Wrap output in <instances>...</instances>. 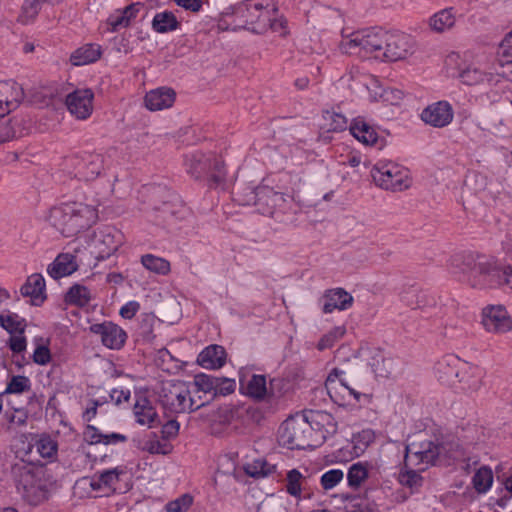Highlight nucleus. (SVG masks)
<instances>
[{
	"mask_svg": "<svg viewBox=\"0 0 512 512\" xmlns=\"http://www.w3.org/2000/svg\"><path fill=\"white\" fill-rule=\"evenodd\" d=\"M459 77L466 85H476L488 79V75L477 68L468 67L463 70Z\"/></svg>",
	"mask_w": 512,
	"mask_h": 512,
	"instance_id": "50",
	"label": "nucleus"
},
{
	"mask_svg": "<svg viewBox=\"0 0 512 512\" xmlns=\"http://www.w3.org/2000/svg\"><path fill=\"white\" fill-rule=\"evenodd\" d=\"M312 427L304 416H295L286 419L278 430V442L288 449H306L312 447L310 438Z\"/></svg>",
	"mask_w": 512,
	"mask_h": 512,
	"instance_id": "3",
	"label": "nucleus"
},
{
	"mask_svg": "<svg viewBox=\"0 0 512 512\" xmlns=\"http://www.w3.org/2000/svg\"><path fill=\"white\" fill-rule=\"evenodd\" d=\"M121 235L113 227H104L94 234L93 245L98 260H105L118 250Z\"/></svg>",
	"mask_w": 512,
	"mask_h": 512,
	"instance_id": "12",
	"label": "nucleus"
},
{
	"mask_svg": "<svg viewBox=\"0 0 512 512\" xmlns=\"http://www.w3.org/2000/svg\"><path fill=\"white\" fill-rule=\"evenodd\" d=\"M140 10V3H133L125 7L122 11L117 14L110 16L109 24L113 30H117L119 27H127L131 19L135 18Z\"/></svg>",
	"mask_w": 512,
	"mask_h": 512,
	"instance_id": "39",
	"label": "nucleus"
},
{
	"mask_svg": "<svg viewBox=\"0 0 512 512\" xmlns=\"http://www.w3.org/2000/svg\"><path fill=\"white\" fill-rule=\"evenodd\" d=\"M461 270H468V282L473 288L495 289L503 285L512 288V266H505L493 257H468Z\"/></svg>",
	"mask_w": 512,
	"mask_h": 512,
	"instance_id": "1",
	"label": "nucleus"
},
{
	"mask_svg": "<svg viewBox=\"0 0 512 512\" xmlns=\"http://www.w3.org/2000/svg\"><path fill=\"white\" fill-rule=\"evenodd\" d=\"M276 11L274 0H246L241 12L247 24H258L260 29H265Z\"/></svg>",
	"mask_w": 512,
	"mask_h": 512,
	"instance_id": "8",
	"label": "nucleus"
},
{
	"mask_svg": "<svg viewBox=\"0 0 512 512\" xmlns=\"http://www.w3.org/2000/svg\"><path fill=\"white\" fill-rule=\"evenodd\" d=\"M371 176L376 185L386 190L401 191L410 186L408 171L393 162H378Z\"/></svg>",
	"mask_w": 512,
	"mask_h": 512,
	"instance_id": "5",
	"label": "nucleus"
},
{
	"mask_svg": "<svg viewBox=\"0 0 512 512\" xmlns=\"http://www.w3.org/2000/svg\"><path fill=\"white\" fill-rule=\"evenodd\" d=\"M175 92L171 88L161 87L146 93L144 103L150 111L169 108L175 101Z\"/></svg>",
	"mask_w": 512,
	"mask_h": 512,
	"instance_id": "22",
	"label": "nucleus"
},
{
	"mask_svg": "<svg viewBox=\"0 0 512 512\" xmlns=\"http://www.w3.org/2000/svg\"><path fill=\"white\" fill-rule=\"evenodd\" d=\"M473 487L478 493H485L493 483V473L488 466L480 467L472 478Z\"/></svg>",
	"mask_w": 512,
	"mask_h": 512,
	"instance_id": "43",
	"label": "nucleus"
},
{
	"mask_svg": "<svg viewBox=\"0 0 512 512\" xmlns=\"http://www.w3.org/2000/svg\"><path fill=\"white\" fill-rule=\"evenodd\" d=\"M443 450L444 447L438 442V440L411 442L406 447L405 462L412 465H434Z\"/></svg>",
	"mask_w": 512,
	"mask_h": 512,
	"instance_id": "7",
	"label": "nucleus"
},
{
	"mask_svg": "<svg viewBox=\"0 0 512 512\" xmlns=\"http://www.w3.org/2000/svg\"><path fill=\"white\" fill-rule=\"evenodd\" d=\"M158 397L161 405L172 413L195 411L205 404H197L190 397V391L182 381L170 380L163 382L158 391Z\"/></svg>",
	"mask_w": 512,
	"mask_h": 512,
	"instance_id": "2",
	"label": "nucleus"
},
{
	"mask_svg": "<svg viewBox=\"0 0 512 512\" xmlns=\"http://www.w3.org/2000/svg\"><path fill=\"white\" fill-rule=\"evenodd\" d=\"M101 57V48L96 44H87L78 48L70 57L75 66L86 65L97 61Z\"/></svg>",
	"mask_w": 512,
	"mask_h": 512,
	"instance_id": "33",
	"label": "nucleus"
},
{
	"mask_svg": "<svg viewBox=\"0 0 512 512\" xmlns=\"http://www.w3.org/2000/svg\"><path fill=\"white\" fill-rule=\"evenodd\" d=\"M26 338L23 334L14 335L12 334L9 339V348L14 353H21L26 349Z\"/></svg>",
	"mask_w": 512,
	"mask_h": 512,
	"instance_id": "61",
	"label": "nucleus"
},
{
	"mask_svg": "<svg viewBox=\"0 0 512 512\" xmlns=\"http://www.w3.org/2000/svg\"><path fill=\"white\" fill-rule=\"evenodd\" d=\"M401 300L407 306L411 307L412 309H416L417 307H419V304L421 302L419 300L418 289L415 287L407 288L402 292Z\"/></svg>",
	"mask_w": 512,
	"mask_h": 512,
	"instance_id": "55",
	"label": "nucleus"
},
{
	"mask_svg": "<svg viewBox=\"0 0 512 512\" xmlns=\"http://www.w3.org/2000/svg\"><path fill=\"white\" fill-rule=\"evenodd\" d=\"M218 377L200 373L194 377V385L197 391H203L214 396L215 387H217Z\"/></svg>",
	"mask_w": 512,
	"mask_h": 512,
	"instance_id": "48",
	"label": "nucleus"
},
{
	"mask_svg": "<svg viewBox=\"0 0 512 512\" xmlns=\"http://www.w3.org/2000/svg\"><path fill=\"white\" fill-rule=\"evenodd\" d=\"M415 51V42L413 38L402 32H386L384 49L381 60L399 61L412 55Z\"/></svg>",
	"mask_w": 512,
	"mask_h": 512,
	"instance_id": "6",
	"label": "nucleus"
},
{
	"mask_svg": "<svg viewBox=\"0 0 512 512\" xmlns=\"http://www.w3.org/2000/svg\"><path fill=\"white\" fill-rule=\"evenodd\" d=\"M0 326L8 333L24 334L26 328V321L16 313H8L0 315Z\"/></svg>",
	"mask_w": 512,
	"mask_h": 512,
	"instance_id": "41",
	"label": "nucleus"
},
{
	"mask_svg": "<svg viewBox=\"0 0 512 512\" xmlns=\"http://www.w3.org/2000/svg\"><path fill=\"white\" fill-rule=\"evenodd\" d=\"M183 207L172 202H164L160 207H154L151 217L156 224L170 223L172 219L181 218Z\"/></svg>",
	"mask_w": 512,
	"mask_h": 512,
	"instance_id": "31",
	"label": "nucleus"
},
{
	"mask_svg": "<svg viewBox=\"0 0 512 512\" xmlns=\"http://www.w3.org/2000/svg\"><path fill=\"white\" fill-rule=\"evenodd\" d=\"M31 383L28 377L17 375L13 376L7 384L5 393H23L30 390Z\"/></svg>",
	"mask_w": 512,
	"mask_h": 512,
	"instance_id": "52",
	"label": "nucleus"
},
{
	"mask_svg": "<svg viewBox=\"0 0 512 512\" xmlns=\"http://www.w3.org/2000/svg\"><path fill=\"white\" fill-rule=\"evenodd\" d=\"M236 383L234 379L226 377H218L217 387L214 390V396H227L234 392Z\"/></svg>",
	"mask_w": 512,
	"mask_h": 512,
	"instance_id": "54",
	"label": "nucleus"
},
{
	"mask_svg": "<svg viewBox=\"0 0 512 512\" xmlns=\"http://www.w3.org/2000/svg\"><path fill=\"white\" fill-rule=\"evenodd\" d=\"M89 330L100 337L105 347L113 350L121 349L127 339L126 332L120 326L110 321L92 324Z\"/></svg>",
	"mask_w": 512,
	"mask_h": 512,
	"instance_id": "10",
	"label": "nucleus"
},
{
	"mask_svg": "<svg viewBox=\"0 0 512 512\" xmlns=\"http://www.w3.org/2000/svg\"><path fill=\"white\" fill-rule=\"evenodd\" d=\"M286 382L281 378H273L270 380L268 387V397L276 398L280 397L283 393L284 386Z\"/></svg>",
	"mask_w": 512,
	"mask_h": 512,
	"instance_id": "60",
	"label": "nucleus"
},
{
	"mask_svg": "<svg viewBox=\"0 0 512 512\" xmlns=\"http://www.w3.org/2000/svg\"><path fill=\"white\" fill-rule=\"evenodd\" d=\"M323 300L322 311L325 314L332 313L335 309L347 310L354 302L353 296L343 288L327 290L323 295Z\"/></svg>",
	"mask_w": 512,
	"mask_h": 512,
	"instance_id": "18",
	"label": "nucleus"
},
{
	"mask_svg": "<svg viewBox=\"0 0 512 512\" xmlns=\"http://www.w3.org/2000/svg\"><path fill=\"white\" fill-rule=\"evenodd\" d=\"M344 478V473L341 469H331L326 471L320 478V484L324 490L333 489Z\"/></svg>",
	"mask_w": 512,
	"mask_h": 512,
	"instance_id": "51",
	"label": "nucleus"
},
{
	"mask_svg": "<svg viewBox=\"0 0 512 512\" xmlns=\"http://www.w3.org/2000/svg\"><path fill=\"white\" fill-rule=\"evenodd\" d=\"M368 465L367 463L357 462L352 464L347 472L348 486L352 489H358L368 478Z\"/></svg>",
	"mask_w": 512,
	"mask_h": 512,
	"instance_id": "40",
	"label": "nucleus"
},
{
	"mask_svg": "<svg viewBox=\"0 0 512 512\" xmlns=\"http://www.w3.org/2000/svg\"><path fill=\"white\" fill-rule=\"evenodd\" d=\"M119 471L117 469H110L103 471L99 476V481L105 486H111L118 481Z\"/></svg>",
	"mask_w": 512,
	"mask_h": 512,
	"instance_id": "63",
	"label": "nucleus"
},
{
	"mask_svg": "<svg viewBox=\"0 0 512 512\" xmlns=\"http://www.w3.org/2000/svg\"><path fill=\"white\" fill-rule=\"evenodd\" d=\"M51 360V353L47 346L39 345L33 353V361L39 365H46Z\"/></svg>",
	"mask_w": 512,
	"mask_h": 512,
	"instance_id": "56",
	"label": "nucleus"
},
{
	"mask_svg": "<svg viewBox=\"0 0 512 512\" xmlns=\"http://www.w3.org/2000/svg\"><path fill=\"white\" fill-rule=\"evenodd\" d=\"M94 93L91 89H76L66 96L68 111L76 119L85 120L93 111Z\"/></svg>",
	"mask_w": 512,
	"mask_h": 512,
	"instance_id": "11",
	"label": "nucleus"
},
{
	"mask_svg": "<svg viewBox=\"0 0 512 512\" xmlns=\"http://www.w3.org/2000/svg\"><path fill=\"white\" fill-rule=\"evenodd\" d=\"M211 161L212 154L205 155L202 152H194L187 155L185 158L187 172L195 179H199L208 173Z\"/></svg>",
	"mask_w": 512,
	"mask_h": 512,
	"instance_id": "26",
	"label": "nucleus"
},
{
	"mask_svg": "<svg viewBox=\"0 0 512 512\" xmlns=\"http://www.w3.org/2000/svg\"><path fill=\"white\" fill-rule=\"evenodd\" d=\"M66 304L84 307L91 301L90 290L81 284L71 286L64 296Z\"/></svg>",
	"mask_w": 512,
	"mask_h": 512,
	"instance_id": "36",
	"label": "nucleus"
},
{
	"mask_svg": "<svg viewBox=\"0 0 512 512\" xmlns=\"http://www.w3.org/2000/svg\"><path fill=\"white\" fill-rule=\"evenodd\" d=\"M421 119L433 127H444L451 123L453 110L446 101H439L426 107L421 113Z\"/></svg>",
	"mask_w": 512,
	"mask_h": 512,
	"instance_id": "14",
	"label": "nucleus"
},
{
	"mask_svg": "<svg viewBox=\"0 0 512 512\" xmlns=\"http://www.w3.org/2000/svg\"><path fill=\"white\" fill-rule=\"evenodd\" d=\"M243 469L250 477L263 478L275 472L276 466L268 463L264 458H258L246 463Z\"/></svg>",
	"mask_w": 512,
	"mask_h": 512,
	"instance_id": "38",
	"label": "nucleus"
},
{
	"mask_svg": "<svg viewBox=\"0 0 512 512\" xmlns=\"http://www.w3.org/2000/svg\"><path fill=\"white\" fill-rule=\"evenodd\" d=\"M455 23V16L450 9H443L434 14L429 21L430 27L436 32H443Z\"/></svg>",
	"mask_w": 512,
	"mask_h": 512,
	"instance_id": "42",
	"label": "nucleus"
},
{
	"mask_svg": "<svg viewBox=\"0 0 512 512\" xmlns=\"http://www.w3.org/2000/svg\"><path fill=\"white\" fill-rule=\"evenodd\" d=\"M374 433L370 429L362 430L353 436L351 446L356 457L362 455L367 447L374 441Z\"/></svg>",
	"mask_w": 512,
	"mask_h": 512,
	"instance_id": "45",
	"label": "nucleus"
},
{
	"mask_svg": "<svg viewBox=\"0 0 512 512\" xmlns=\"http://www.w3.org/2000/svg\"><path fill=\"white\" fill-rule=\"evenodd\" d=\"M9 90L12 94L2 99L3 105H5V115L18 107L24 95L22 88L15 82L0 84V92L5 93Z\"/></svg>",
	"mask_w": 512,
	"mask_h": 512,
	"instance_id": "37",
	"label": "nucleus"
},
{
	"mask_svg": "<svg viewBox=\"0 0 512 512\" xmlns=\"http://www.w3.org/2000/svg\"><path fill=\"white\" fill-rule=\"evenodd\" d=\"M179 423L176 420H169L162 426L163 440H169L177 436L179 432Z\"/></svg>",
	"mask_w": 512,
	"mask_h": 512,
	"instance_id": "58",
	"label": "nucleus"
},
{
	"mask_svg": "<svg viewBox=\"0 0 512 512\" xmlns=\"http://www.w3.org/2000/svg\"><path fill=\"white\" fill-rule=\"evenodd\" d=\"M193 504V497L190 494H183L179 498L167 504L169 512H186Z\"/></svg>",
	"mask_w": 512,
	"mask_h": 512,
	"instance_id": "53",
	"label": "nucleus"
},
{
	"mask_svg": "<svg viewBox=\"0 0 512 512\" xmlns=\"http://www.w3.org/2000/svg\"><path fill=\"white\" fill-rule=\"evenodd\" d=\"M141 263L146 269L160 275H166L170 271V263L166 259L152 254L143 255Z\"/></svg>",
	"mask_w": 512,
	"mask_h": 512,
	"instance_id": "44",
	"label": "nucleus"
},
{
	"mask_svg": "<svg viewBox=\"0 0 512 512\" xmlns=\"http://www.w3.org/2000/svg\"><path fill=\"white\" fill-rule=\"evenodd\" d=\"M180 22L171 11L157 13L152 20V28L157 33H167L178 29Z\"/></svg>",
	"mask_w": 512,
	"mask_h": 512,
	"instance_id": "35",
	"label": "nucleus"
},
{
	"mask_svg": "<svg viewBox=\"0 0 512 512\" xmlns=\"http://www.w3.org/2000/svg\"><path fill=\"white\" fill-rule=\"evenodd\" d=\"M97 218V210L93 206L76 202L71 220L72 236L91 227L96 223Z\"/></svg>",
	"mask_w": 512,
	"mask_h": 512,
	"instance_id": "19",
	"label": "nucleus"
},
{
	"mask_svg": "<svg viewBox=\"0 0 512 512\" xmlns=\"http://www.w3.org/2000/svg\"><path fill=\"white\" fill-rule=\"evenodd\" d=\"M140 304L137 301H130L126 303L120 309V315L124 319H131L135 316V314L139 311Z\"/></svg>",
	"mask_w": 512,
	"mask_h": 512,
	"instance_id": "64",
	"label": "nucleus"
},
{
	"mask_svg": "<svg viewBox=\"0 0 512 512\" xmlns=\"http://www.w3.org/2000/svg\"><path fill=\"white\" fill-rule=\"evenodd\" d=\"M351 134L365 145H374L378 135L374 128L361 118H356L350 125Z\"/></svg>",
	"mask_w": 512,
	"mask_h": 512,
	"instance_id": "29",
	"label": "nucleus"
},
{
	"mask_svg": "<svg viewBox=\"0 0 512 512\" xmlns=\"http://www.w3.org/2000/svg\"><path fill=\"white\" fill-rule=\"evenodd\" d=\"M280 201H283L281 193L274 191L272 188L263 186L257 187L250 191L249 198L246 200V204L254 205H266L274 207L278 205Z\"/></svg>",
	"mask_w": 512,
	"mask_h": 512,
	"instance_id": "27",
	"label": "nucleus"
},
{
	"mask_svg": "<svg viewBox=\"0 0 512 512\" xmlns=\"http://www.w3.org/2000/svg\"><path fill=\"white\" fill-rule=\"evenodd\" d=\"M286 492L295 498H310L311 494L307 491L308 478L302 475L298 469H291L286 475Z\"/></svg>",
	"mask_w": 512,
	"mask_h": 512,
	"instance_id": "25",
	"label": "nucleus"
},
{
	"mask_svg": "<svg viewBox=\"0 0 512 512\" xmlns=\"http://www.w3.org/2000/svg\"><path fill=\"white\" fill-rule=\"evenodd\" d=\"M240 388L246 395L256 400H263L268 396V387L264 375L254 374L246 385L240 379Z\"/></svg>",
	"mask_w": 512,
	"mask_h": 512,
	"instance_id": "30",
	"label": "nucleus"
},
{
	"mask_svg": "<svg viewBox=\"0 0 512 512\" xmlns=\"http://www.w3.org/2000/svg\"><path fill=\"white\" fill-rule=\"evenodd\" d=\"M45 279L41 274L35 273L30 275L26 282L20 288L23 297L30 298V304L40 306L46 300Z\"/></svg>",
	"mask_w": 512,
	"mask_h": 512,
	"instance_id": "17",
	"label": "nucleus"
},
{
	"mask_svg": "<svg viewBox=\"0 0 512 512\" xmlns=\"http://www.w3.org/2000/svg\"><path fill=\"white\" fill-rule=\"evenodd\" d=\"M104 166V158L99 153H85L76 164V176L85 181L97 178Z\"/></svg>",
	"mask_w": 512,
	"mask_h": 512,
	"instance_id": "15",
	"label": "nucleus"
},
{
	"mask_svg": "<svg viewBox=\"0 0 512 512\" xmlns=\"http://www.w3.org/2000/svg\"><path fill=\"white\" fill-rule=\"evenodd\" d=\"M385 31L365 30L352 33L340 43V50L345 54L365 53L372 54L374 58H382L380 54L384 49Z\"/></svg>",
	"mask_w": 512,
	"mask_h": 512,
	"instance_id": "4",
	"label": "nucleus"
},
{
	"mask_svg": "<svg viewBox=\"0 0 512 512\" xmlns=\"http://www.w3.org/2000/svg\"><path fill=\"white\" fill-rule=\"evenodd\" d=\"M78 269L76 256L70 253H61L48 265L47 273L53 279L69 276Z\"/></svg>",
	"mask_w": 512,
	"mask_h": 512,
	"instance_id": "24",
	"label": "nucleus"
},
{
	"mask_svg": "<svg viewBox=\"0 0 512 512\" xmlns=\"http://www.w3.org/2000/svg\"><path fill=\"white\" fill-rule=\"evenodd\" d=\"M35 447L43 458H52L57 453V443L49 436L39 438L35 443Z\"/></svg>",
	"mask_w": 512,
	"mask_h": 512,
	"instance_id": "49",
	"label": "nucleus"
},
{
	"mask_svg": "<svg viewBox=\"0 0 512 512\" xmlns=\"http://www.w3.org/2000/svg\"><path fill=\"white\" fill-rule=\"evenodd\" d=\"M226 357L224 347L212 344L199 353L197 363L205 369H219L226 363Z\"/></svg>",
	"mask_w": 512,
	"mask_h": 512,
	"instance_id": "23",
	"label": "nucleus"
},
{
	"mask_svg": "<svg viewBox=\"0 0 512 512\" xmlns=\"http://www.w3.org/2000/svg\"><path fill=\"white\" fill-rule=\"evenodd\" d=\"M103 433H101L95 426L87 425L84 431V439L89 444H99L103 441Z\"/></svg>",
	"mask_w": 512,
	"mask_h": 512,
	"instance_id": "59",
	"label": "nucleus"
},
{
	"mask_svg": "<svg viewBox=\"0 0 512 512\" xmlns=\"http://www.w3.org/2000/svg\"><path fill=\"white\" fill-rule=\"evenodd\" d=\"M75 203H65L51 210L52 224L66 237L72 236L71 220L75 211Z\"/></svg>",
	"mask_w": 512,
	"mask_h": 512,
	"instance_id": "21",
	"label": "nucleus"
},
{
	"mask_svg": "<svg viewBox=\"0 0 512 512\" xmlns=\"http://www.w3.org/2000/svg\"><path fill=\"white\" fill-rule=\"evenodd\" d=\"M482 324L489 332L504 333L512 329V320L502 305L487 306L482 311Z\"/></svg>",
	"mask_w": 512,
	"mask_h": 512,
	"instance_id": "13",
	"label": "nucleus"
},
{
	"mask_svg": "<svg viewBox=\"0 0 512 512\" xmlns=\"http://www.w3.org/2000/svg\"><path fill=\"white\" fill-rule=\"evenodd\" d=\"M344 374L345 372L343 370L334 368L328 374L325 381V388L328 395L332 401L340 405L344 404L342 402L346 400L347 396H353L358 401L362 396L347 384L346 379L343 377Z\"/></svg>",
	"mask_w": 512,
	"mask_h": 512,
	"instance_id": "9",
	"label": "nucleus"
},
{
	"mask_svg": "<svg viewBox=\"0 0 512 512\" xmlns=\"http://www.w3.org/2000/svg\"><path fill=\"white\" fill-rule=\"evenodd\" d=\"M465 365L466 363L462 362L454 355H447L443 357L436 366L439 379L450 386H456V380L460 377Z\"/></svg>",
	"mask_w": 512,
	"mask_h": 512,
	"instance_id": "16",
	"label": "nucleus"
},
{
	"mask_svg": "<svg viewBox=\"0 0 512 512\" xmlns=\"http://www.w3.org/2000/svg\"><path fill=\"white\" fill-rule=\"evenodd\" d=\"M134 414L137 423L140 425H147L149 428L155 427L160 422L155 408L150 405L146 399L144 400V404H135Z\"/></svg>",
	"mask_w": 512,
	"mask_h": 512,
	"instance_id": "34",
	"label": "nucleus"
},
{
	"mask_svg": "<svg viewBox=\"0 0 512 512\" xmlns=\"http://www.w3.org/2000/svg\"><path fill=\"white\" fill-rule=\"evenodd\" d=\"M42 0H24L18 20L24 24L33 20L41 9Z\"/></svg>",
	"mask_w": 512,
	"mask_h": 512,
	"instance_id": "47",
	"label": "nucleus"
},
{
	"mask_svg": "<svg viewBox=\"0 0 512 512\" xmlns=\"http://www.w3.org/2000/svg\"><path fill=\"white\" fill-rule=\"evenodd\" d=\"M137 448L150 454L167 455L171 452L172 446L166 441H160L156 433L151 432L145 435L137 443Z\"/></svg>",
	"mask_w": 512,
	"mask_h": 512,
	"instance_id": "32",
	"label": "nucleus"
},
{
	"mask_svg": "<svg viewBox=\"0 0 512 512\" xmlns=\"http://www.w3.org/2000/svg\"><path fill=\"white\" fill-rule=\"evenodd\" d=\"M97 218V210L93 206L76 202L71 220L72 236L91 227L96 223Z\"/></svg>",
	"mask_w": 512,
	"mask_h": 512,
	"instance_id": "20",
	"label": "nucleus"
},
{
	"mask_svg": "<svg viewBox=\"0 0 512 512\" xmlns=\"http://www.w3.org/2000/svg\"><path fill=\"white\" fill-rule=\"evenodd\" d=\"M331 124L329 130L331 131H343L347 127V119L345 116L339 113H332L330 115Z\"/></svg>",
	"mask_w": 512,
	"mask_h": 512,
	"instance_id": "62",
	"label": "nucleus"
},
{
	"mask_svg": "<svg viewBox=\"0 0 512 512\" xmlns=\"http://www.w3.org/2000/svg\"><path fill=\"white\" fill-rule=\"evenodd\" d=\"M481 378V370L478 367L466 364L456 380V386L464 392H476L482 385Z\"/></svg>",
	"mask_w": 512,
	"mask_h": 512,
	"instance_id": "28",
	"label": "nucleus"
},
{
	"mask_svg": "<svg viewBox=\"0 0 512 512\" xmlns=\"http://www.w3.org/2000/svg\"><path fill=\"white\" fill-rule=\"evenodd\" d=\"M422 477L414 470H409L400 475V481L403 485L410 488L420 485Z\"/></svg>",
	"mask_w": 512,
	"mask_h": 512,
	"instance_id": "57",
	"label": "nucleus"
},
{
	"mask_svg": "<svg viewBox=\"0 0 512 512\" xmlns=\"http://www.w3.org/2000/svg\"><path fill=\"white\" fill-rule=\"evenodd\" d=\"M206 175L209 177L210 187H217L223 184L226 176L223 161L212 155L210 169L208 170V173H206Z\"/></svg>",
	"mask_w": 512,
	"mask_h": 512,
	"instance_id": "46",
	"label": "nucleus"
}]
</instances>
